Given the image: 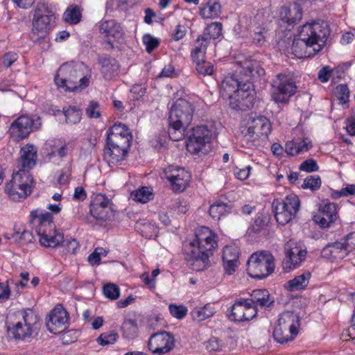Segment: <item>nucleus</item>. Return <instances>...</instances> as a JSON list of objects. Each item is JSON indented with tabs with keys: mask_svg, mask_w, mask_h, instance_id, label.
I'll return each mask as SVG.
<instances>
[{
	"mask_svg": "<svg viewBox=\"0 0 355 355\" xmlns=\"http://www.w3.org/2000/svg\"><path fill=\"white\" fill-rule=\"evenodd\" d=\"M196 239L185 248L187 261L193 270L201 271L209 266V257L217 247L216 234L207 227H202L196 234Z\"/></svg>",
	"mask_w": 355,
	"mask_h": 355,
	"instance_id": "f257e3e1",
	"label": "nucleus"
},
{
	"mask_svg": "<svg viewBox=\"0 0 355 355\" xmlns=\"http://www.w3.org/2000/svg\"><path fill=\"white\" fill-rule=\"evenodd\" d=\"M248 80H243L237 75L226 76L221 83V93L230 100V106L236 110L251 109L254 103V92Z\"/></svg>",
	"mask_w": 355,
	"mask_h": 355,
	"instance_id": "f03ea898",
	"label": "nucleus"
},
{
	"mask_svg": "<svg viewBox=\"0 0 355 355\" xmlns=\"http://www.w3.org/2000/svg\"><path fill=\"white\" fill-rule=\"evenodd\" d=\"M271 131L270 120L264 116L249 115L241 128V144L243 147L256 148L266 145Z\"/></svg>",
	"mask_w": 355,
	"mask_h": 355,
	"instance_id": "7ed1b4c3",
	"label": "nucleus"
},
{
	"mask_svg": "<svg viewBox=\"0 0 355 355\" xmlns=\"http://www.w3.org/2000/svg\"><path fill=\"white\" fill-rule=\"evenodd\" d=\"M193 107L191 103L184 99L175 101L170 110L168 118L169 126L168 133L173 141H180L184 137L186 128L191 123Z\"/></svg>",
	"mask_w": 355,
	"mask_h": 355,
	"instance_id": "20e7f679",
	"label": "nucleus"
},
{
	"mask_svg": "<svg viewBox=\"0 0 355 355\" xmlns=\"http://www.w3.org/2000/svg\"><path fill=\"white\" fill-rule=\"evenodd\" d=\"M85 69L83 63H64L58 70L54 81L59 87L69 92L85 88L89 85V77L83 76Z\"/></svg>",
	"mask_w": 355,
	"mask_h": 355,
	"instance_id": "39448f33",
	"label": "nucleus"
},
{
	"mask_svg": "<svg viewBox=\"0 0 355 355\" xmlns=\"http://www.w3.org/2000/svg\"><path fill=\"white\" fill-rule=\"evenodd\" d=\"M55 19V15L52 8L44 3H37L32 20V40L36 42L41 39H45L52 28Z\"/></svg>",
	"mask_w": 355,
	"mask_h": 355,
	"instance_id": "423d86ee",
	"label": "nucleus"
},
{
	"mask_svg": "<svg viewBox=\"0 0 355 355\" xmlns=\"http://www.w3.org/2000/svg\"><path fill=\"white\" fill-rule=\"evenodd\" d=\"M18 317V321L9 327V331L15 339L25 340L37 334L39 317L32 309L19 311Z\"/></svg>",
	"mask_w": 355,
	"mask_h": 355,
	"instance_id": "0eeeda50",
	"label": "nucleus"
},
{
	"mask_svg": "<svg viewBox=\"0 0 355 355\" xmlns=\"http://www.w3.org/2000/svg\"><path fill=\"white\" fill-rule=\"evenodd\" d=\"M247 265L250 276L263 279L274 271V257L268 251L257 252L250 257Z\"/></svg>",
	"mask_w": 355,
	"mask_h": 355,
	"instance_id": "6e6552de",
	"label": "nucleus"
},
{
	"mask_svg": "<svg viewBox=\"0 0 355 355\" xmlns=\"http://www.w3.org/2000/svg\"><path fill=\"white\" fill-rule=\"evenodd\" d=\"M33 178L29 173L18 171L6 185L5 191L13 200L25 198L31 193Z\"/></svg>",
	"mask_w": 355,
	"mask_h": 355,
	"instance_id": "1a4fd4ad",
	"label": "nucleus"
},
{
	"mask_svg": "<svg viewBox=\"0 0 355 355\" xmlns=\"http://www.w3.org/2000/svg\"><path fill=\"white\" fill-rule=\"evenodd\" d=\"M300 202L295 194L287 196L284 200H274L272 210L277 222L282 225L287 224L299 211Z\"/></svg>",
	"mask_w": 355,
	"mask_h": 355,
	"instance_id": "9d476101",
	"label": "nucleus"
},
{
	"mask_svg": "<svg viewBox=\"0 0 355 355\" xmlns=\"http://www.w3.org/2000/svg\"><path fill=\"white\" fill-rule=\"evenodd\" d=\"M297 87L293 78L288 75L278 74L273 80L271 96L277 104L285 105L296 92Z\"/></svg>",
	"mask_w": 355,
	"mask_h": 355,
	"instance_id": "9b49d317",
	"label": "nucleus"
},
{
	"mask_svg": "<svg viewBox=\"0 0 355 355\" xmlns=\"http://www.w3.org/2000/svg\"><path fill=\"white\" fill-rule=\"evenodd\" d=\"M329 34L327 24L323 21H318L304 24L298 35L306 40L309 44L318 45L321 51Z\"/></svg>",
	"mask_w": 355,
	"mask_h": 355,
	"instance_id": "f8f14e48",
	"label": "nucleus"
},
{
	"mask_svg": "<svg viewBox=\"0 0 355 355\" xmlns=\"http://www.w3.org/2000/svg\"><path fill=\"white\" fill-rule=\"evenodd\" d=\"M89 212L96 220L105 222L114 216L115 210L111 199L99 193L92 196Z\"/></svg>",
	"mask_w": 355,
	"mask_h": 355,
	"instance_id": "ddd939ff",
	"label": "nucleus"
},
{
	"mask_svg": "<svg viewBox=\"0 0 355 355\" xmlns=\"http://www.w3.org/2000/svg\"><path fill=\"white\" fill-rule=\"evenodd\" d=\"M41 125L40 118L23 115L15 119L10 125L9 132L17 140L26 138L32 131Z\"/></svg>",
	"mask_w": 355,
	"mask_h": 355,
	"instance_id": "4468645a",
	"label": "nucleus"
},
{
	"mask_svg": "<svg viewBox=\"0 0 355 355\" xmlns=\"http://www.w3.org/2000/svg\"><path fill=\"white\" fill-rule=\"evenodd\" d=\"M175 345L173 336L167 331H162L153 334L148 340V346L154 354H164L171 351Z\"/></svg>",
	"mask_w": 355,
	"mask_h": 355,
	"instance_id": "2eb2a0df",
	"label": "nucleus"
},
{
	"mask_svg": "<svg viewBox=\"0 0 355 355\" xmlns=\"http://www.w3.org/2000/svg\"><path fill=\"white\" fill-rule=\"evenodd\" d=\"M257 311L252 306L249 299L240 298L235 300L231 306L230 313L228 315L231 320L235 322L249 321L256 317Z\"/></svg>",
	"mask_w": 355,
	"mask_h": 355,
	"instance_id": "dca6fc26",
	"label": "nucleus"
},
{
	"mask_svg": "<svg viewBox=\"0 0 355 355\" xmlns=\"http://www.w3.org/2000/svg\"><path fill=\"white\" fill-rule=\"evenodd\" d=\"M166 179L175 192L183 191L190 181V174L184 168L175 166H168L165 171Z\"/></svg>",
	"mask_w": 355,
	"mask_h": 355,
	"instance_id": "f3484780",
	"label": "nucleus"
},
{
	"mask_svg": "<svg viewBox=\"0 0 355 355\" xmlns=\"http://www.w3.org/2000/svg\"><path fill=\"white\" fill-rule=\"evenodd\" d=\"M67 311L60 306L55 307L46 318V327L53 334H59L67 328L68 322Z\"/></svg>",
	"mask_w": 355,
	"mask_h": 355,
	"instance_id": "a211bd4d",
	"label": "nucleus"
},
{
	"mask_svg": "<svg viewBox=\"0 0 355 355\" xmlns=\"http://www.w3.org/2000/svg\"><path fill=\"white\" fill-rule=\"evenodd\" d=\"M338 218L337 205L334 202H327L320 209L319 213L314 216V220L321 227H329Z\"/></svg>",
	"mask_w": 355,
	"mask_h": 355,
	"instance_id": "6ab92c4d",
	"label": "nucleus"
},
{
	"mask_svg": "<svg viewBox=\"0 0 355 355\" xmlns=\"http://www.w3.org/2000/svg\"><path fill=\"white\" fill-rule=\"evenodd\" d=\"M291 50L295 57L306 58L314 56L320 51V48L315 44H309L306 40L298 35V37L295 38L293 41Z\"/></svg>",
	"mask_w": 355,
	"mask_h": 355,
	"instance_id": "aec40b11",
	"label": "nucleus"
},
{
	"mask_svg": "<svg viewBox=\"0 0 355 355\" xmlns=\"http://www.w3.org/2000/svg\"><path fill=\"white\" fill-rule=\"evenodd\" d=\"M37 150L32 145H26L20 150V157L17 162L19 171L28 172L36 164Z\"/></svg>",
	"mask_w": 355,
	"mask_h": 355,
	"instance_id": "412c9836",
	"label": "nucleus"
},
{
	"mask_svg": "<svg viewBox=\"0 0 355 355\" xmlns=\"http://www.w3.org/2000/svg\"><path fill=\"white\" fill-rule=\"evenodd\" d=\"M36 232L39 236V241L41 245L44 247L55 248L64 242L63 235L57 232L55 228L51 230L37 229Z\"/></svg>",
	"mask_w": 355,
	"mask_h": 355,
	"instance_id": "4be33fe9",
	"label": "nucleus"
},
{
	"mask_svg": "<svg viewBox=\"0 0 355 355\" xmlns=\"http://www.w3.org/2000/svg\"><path fill=\"white\" fill-rule=\"evenodd\" d=\"M249 301L252 302V306L257 310L259 307L261 309H266L272 306L275 302L274 297L270 295L269 291L266 289L253 290L250 294Z\"/></svg>",
	"mask_w": 355,
	"mask_h": 355,
	"instance_id": "5701e85b",
	"label": "nucleus"
},
{
	"mask_svg": "<svg viewBox=\"0 0 355 355\" xmlns=\"http://www.w3.org/2000/svg\"><path fill=\"white\" fill-rule=\"evenodd\" d=\"M101 73L105 80H111L116 77L119 73L120 64L114 58L105 56L99 60Z\"/></svg>",
	"mask_w": 355,
	"mask_h": 355,
	"instance_id": "b1692460",
	"label": "nucleus"
},
{
	"mask_svg": "<svg viewBox=\"0 0 355 355\" xmlns=\"http://www.w3.org/2000/svg\"><path fill=\"white\" fill-rule=\"evenodd\" d=\"M31 223L35 226L36 230L48 229V230H51L55 227L53 223V216L51 214L47 211H42L39 209L33 210L31 212Z\"/></svg>",
	"mask_w": 355,
	"mask_h": 355,
	"instance_id": "393cba45",
	"label": "nucleus"
},
{
	"mask_svg": "<svg viewBox=\"0 0 355 355\" xmlns=\"http://www.w3.org/2000/svg\"><path fill=\"white\" fill-rule=\"evenodd\" d=\"M277 324L282 327L285 331L289 330L292 335L296 336L300 327V318L292 311H284L279 315Z\"/></svg>",
	"mask_w": 355,
	"mask_h": 355,
	"instance_id": "a878e982",
	"label": "nucleus"
},
{
	"mask_svg": "<svg viewBox=\"0 0 355 355\" xmlns=\"http://www.w3.org/2000/svg\"><path fill=\"white\" fill-rule=\"evenodd\" d=\"M128 148H121L119 146H105L103 152V159L110 165L116 164L123 160L126 156Z\"/></svg>",
	"mask_w": 355,
	"mask_h": 355,
	"instance_id": "bb28decb",
	"label": "nucleus"
},
{
	"mask_svg": "<svg viewBox=\"0 0 355 355\" xmlns=\"http://www.w3.org/2000/svg\"><path fill=\"white\" fill-rule=\"evenodd\" d=\"M187 150L193 155L199 156L209 153L211 150V144L209 142H204L202 139L191 135L186 142Z\"/></svg>",
	"mask_w": 355,
	"mask_h": 355,
	"instance_id": "cd10ccee",
	"label": "nucleus"
},
{
	"mask_svg": "<svg viewBox=\"0 0 355 355\" xmlns=\"http://www.w3.org/2000/svg\"><path fill=\"white\" fill-rule=\"evenodd\" d=\"M312 146V141L309 138L293 139L286 143L284 150L288 155L295 156L308 151Z\"/></svg>",
	"mask_w": 355,
	"mask_h": 355,
	"instance_id": "c85d7f7f",
	"label": "nucleus"
},
{
	"mask_svg": "<svg viewBox=\"0 0 355 355\" xmlns=\"http://www.w3.org/2000/svg\"><path fill=\"white\" fill-rule=\"evenodd\" d=\"M46 146V148L51 150L48 154L49 157H66L71 150L70 144L62 139L49 140Z\"/></svg>",
	"mask_w": 355,
	"mask_h": 355,
	"instance_id": "c756f323",
	"label": "nucleus"
},
{
	"mask_svg": "<svg viewBox=\"0 0 355 355\" xmlns=\"http://www.w3.org/2000/svg\"><path fill=\"white\" fill-rule=\"evenodd\" d=\"M306 251L295 247L292 249L287 250L286 259L283 263L284 267L291 270L297 267L304 259Z\"/></svg>",
	"mask_w": 355,
	"mask_h": 355,
	"instance_id": "7c9ffc66",
	"label": "nucleus"
},
{
	"mask_svg": "<svg viewBox=\"0 0 355 355\" xmlns=\"http://www.w3.org/2000/svg\"><path fill=\"white\" fill-rule=\"evenodd\" d=\"M282 19L289 26H294L300 21L302 17L301 6L294 3L290 8H284L281 12Z\"/></svg>",
	"mask_w": 355,
	"mask_h": 355,
	"instance_id": "2f4dec72",
	"label": "nucleus"
},
{
	"mask_svg": "<svg viewBox=\"0 0 355 355\" xmlns=\"http://www.w3.org/2000/svg\"><path fill=\"white\" fill-rule=\"evenodd\" d=\"M100 32L115 39H120L123 35L121 24L114 19L101 21Z\"/></svg>",
	"mask_w": 355,
	"mask_h": 355,
	"instance_id": "473e14b6",
	"label": "nucleus"
},
{
	"mask_svg": "<svg viewBox=\"0 0 355 355\" xmlns=\"http://www.w3.org/2000/svg\"><path fill=\"white\" fill-rule=\"evenodd\" d=\"M220 12L221 6L218 0H208L200 8V15L204 19L217 18Z\"/></svg>",
	"mask_w": 355,
	"mask_h": 355,
	"instance_id": "72a5a7b5",
	"label": "nucleus"
},
{
	"mask_svg": "<svg viewBox=\"0 0 355 355\" xmlns=\"http://www.w3.org/2000/svg\"><path fill=\"white\" fill-rule=\"evenodd\" d=\"M232 205L230 203L218 200L211 205L209 213L213 219L218 220L223 216L230 213Z\"/></svg>",
	"mask_w": 355,
	"mask_h": 355,
	"instance_id": "f704fd0d",
	"label": "nucleus"
},
{
	"mask_svg": "<svg viewBox=\"0 0 355 355\" xmlns=\"http://www.w3.org/2000/svg\"><path fill=\"white\" fill-rule=\"evenodd\" d=\"M311 278V273L305 272L295 278L288 281L285 288L289 291H297L304 289L309 284Z\"/></svg>",
	"mask_w": 355,
	"mask_h": 355,
	"instance_id": "c9c22d12",
	"label": "nucleus"
},
{
	"mask_svg": "<svg viewBox=\"0 0 355 355\" xmlns=\"http://www.w3.org/2000/svg\"><path fill=\"white\" fill-rule=\"evenodd\" d=\"M209 44V41L206 40L205 37H198L191 53L193 62L202 61V60L205 59L207 49Z\"/></svg>",
	"mask_w": 355,
	"mask_h": 355,
	"instance_id": "e433bc0d",
	"label": "nucleus"
},
{
	"mask_svg": "<svg viewBox=\"0 0 355 355\" xmlns=\"http://www.w3.org/2000/svg\"><path fill=\"white\" fill-rule=\"evenodd\" d=\"M339 242L329 243L327 245L322 251V256L324 258L336 260L338 259H343L345 254L342 251Z\"/></svg>",
	"mask_w": 355,
	"mask_h": 355,
	"instance_id": "4c0bfd02",
	"label": "nucleus"
},
{
	"mask_svg": "<svg viewBox=\"0 0 355 355\" xmlns=\"http://www.w3.org/2000/svg\"><path fill=\"white\" fill-rule=\"evenodd\" d=\"M130 197L134 201L144 204L153 199V190L150 187H143L132 191Z\"/></svg>",
	"mask_w": 355,
	"mask_h": 355,
	"instance_id": "58836bf2",
	"label": "nucleus"
},
{
	"mask_svg": "<svg viewBox=\"0 0 355 355\" xmlns=\"http://www.w3.org/2000/svg\"><path fill=\"white\" fill-rule=\"evenodd\" d=\"M116 133L113 134L109 131H107V139L106 144L111 146H119L121 148H129L130 146L131 141L128 140V137H124L116 135L118 131H115Z\"/></svg>",
	"mask_w": 355,
	"mask_h": 355,
	"instance_id": "ea45409f",
	"label": "nucleus"
},
{
	"mask_svg": "<svg viewBox=\"0 0 355 355\" xmlns=\"http://www.w3.org/2000/svg\"><path fill=\"white\" fill-rule=\"evenodd\" d=\"M222 28V24L220 22L211 23L206 27L203 34L200 37H205L210 43L211 39H217L221 35Z\"/></svg>",
	"mask_w": 355,
	"mask_h": 355,
	"instance_id": "a19ab883",
	"label": "nucleus"
},
{
	"mask_svg": "<svg viewBox=\"0 0 355 355\" xmlns=\"http://www.w3.org/2000/svg\"><path fill=\"white\" fill-rule=\"evenodd\" d=\"M214 309L210 304H206L202 307H196L191 311L193 318L197 321H203L214 314Z\"/></svg>",
	"mask_w": 355,
	"mask_h": 355,
	"instance_id": "79ce46f5",
	"label": "nucleus"
},
{
	"mask_svg": "<svg viewBox=\"0 0 355 355\" xmlns=\"http://www.w3.org/2000/svg\"><path fill=\"white\" fill-rule=\"evenodd\" d=\"M63 19L69 24H78L81 19V12L80 8L76 6H71L65 10L63 14Z\"/></svg>",
	"mask_w": 355,
	"mask_h": 355,
	"instance_id": "37998d69",
	"label": "nucleus"
},
{
	"mask_svg": "<svg viewBox=\"0 0 355 355\" xmlns=\"http://www.w3.org/2000/svg\"><path fill=\"white\" fill-rule=\"evenodd\" d=\"M65 121L67 123L76 124L80 122L82 116L81 110L75 106H69L63 108Z\"/></svg>",
	"mask_w": 355,
	"mask_h": 355,
	"instance_id": "c03bdc74",
	"label": "nucleus"
},
{
	"mask_svg": "<svg viewBox=\"0 0 355 355\" xmlns=\"http://www.w3.org/2000/svg\"><path fill=\"white\" fill-rule=\"evenodd\" d=\"M123 335L128 339H132L137 336L138 326L135 320H125L122 324Z\"/></svg>",
	"mask_w": 355,
	"mask_h": 355,
	"instance_id": "a18cd8bd",
	"label": "nucleus"
},
{
	"mask_svg": "<svg viewBox=\"0 0 355 355\" xmlns=\"http://www.w3.org/2000/svg\"><path fill=\"white\" fill-rule=\"evenodd\" d=\"M296 336L292 335L289 330H285L284 328L278 324L274 329L273 338L274 339L281 344L286 343L288 341L293 340Z\"/></svg>",
	"mask_w": 355,
	"mask_h": 355,
	"instance_id": "49530a36",
	"label": "nucleus"
},
{
	"mask_svg": "<svg viewBox=\"0 0 355 355\" xmlns=\"http://www.w3.org/2000/svg\"><path fill=\"white\" fill-rule=\"evenodd\" d=\"M197 137V138L202 139L204 142H209L211 144V140L213 137L212 130L209 129L205 125H197L193 128L192 134Z\"/></svg>",
	"mask_w": 355,
	"mask_h": 355,
	"instance_id": "de8ad7c7",
	"label": "nucleus"
},
{
	"mask_svg": "<svg viewBox=\"0 0 355 355\" xmlns=\"http://www.w3.org/2000/svg\"><path fill=\"white\" fill-rule=\"evenodd\" d=\"M342 251L345 254V257L355 249V236L353 232L346 235L341 242H339Z\"/></svg>",
	"mask_w": 355,
	"mask_h": 355,
	"instance_id": "09e8293b",
	"label": "nucleus"
},
{
	"mask_svg": "<svg viewBox=\"0 0 355 355\" xmlns=\"http://www.w3.org/2000/svg\"><path fill=\"white\" fill-rule=\"evenodd\" d=\"M12 238H13L16 242L24 245L31 243L33 239V234L28 230H23L20 232V228L17 231L15 228V233L12 234Z\"/></svg>",
	"mask_w": 355,
	"mask_h": 355,
	"instance_id": "8fccbe9b",
	"label": "nucleus"
},
{
	"mask_svg": "<svg viewBox=\"0 0 355 355\" xmlns=\"http://www.w3.org/2000/svg\"><path fill=\"white\" fill-rule=\"evenodd\" d=\"M103 292L105 296L111 300H115L120 296V289L119 286L112 283L105 284L103 288Z\"/></svg>",
	"mask_w": 355,
	"mask_h": 355,
	"instance_id": "3c124183",
	"label": "nucleus"
},
{
	"mask_svg": "<svg viewBox=\"0 0 355 355\" xmlns=\"http://www.w3.org/2000/svg\"><path fill=\"white\" fill-rule=\"evenodd\" d=\"M109 132L115 134V131H118V134L116 135L121 136L124 137H128L129 141H132V136L130 129L124 124L122 123H115L111 128L108 129Z\"/></svg>",
	"mask_w": 355,
	"mask_h": 355,
	"instance_id": "603ef678",
	"label": "nucleus"
},
{
	"mask_svg": "<svg viewBox=\"0 0 355 355\" xmlns=\"http://www.w3.org/2000/svg\"><path fill=\"white\" fill-rule=\"evenodd\" d=\"M321 187V180L318 175H309L304 181L302 187L304 189H309L311 191H316Z\"/></svg>",
	"mask_w": 355,
	"mask_h": 355,
	"instance_id": "864d4df0",
	"label": "nucleus"
},
{
	"mask_svg": "<svg viewBox=\"0 0 355 355\" xmlns=\"http://www.w3.org/2000/svg\"><path fill=\"white\" fill-rule=\"evenodd\" d=\"M194 62L196 63V69L199 74L202 76L212 74L214 66L211 62L206 61L205 59Z\"/></svg>",
	"mask_w": 355,
	"mask_h": 355,
	"instance_id": "5fc2aeb1",
	"label": "nucleus"
},
{
	"mask_svg": "<svg viewBox=\"0 0 355 355\" xmlns=\"http://www.w3.org/2000/svg\"><path fill=\"white\" fill-rule=\"evenodd\" d=\"M223 261L232 262L239 261V251L236 247L225 246L223 253Z\"/></svg>",
	"mask_w": 355,
	"mask_h": 355,
	"instance_id": "6e6d98bb",
	"label": "nucleus"
},
{
	"mask_svg": "<svg viewBox=\"0 0 355 355\" xmlns=\"http://www.w3.org/2000/svg\"><path fill=\"white\" fill-rule=\"evenodd\" d=\"M335 96L339 100L340 103H345L349 98V92L346 85L340 84L334 89Z\"/></svg>",
	"mask_w": 355,
	"mask_h": 355,
	"instance_id": "4d7b16f0",
	"label": "nucleus"
},
{
	"mask_svg": "<svg viewBox=\"0 0 355 355\" xmlns=\"http://www.w3.org/2000/svg\"><path fill=\"white\" fill-rule=\"evenodd\" d=\"M355 193V185L347 184L346 187L343 188L339 191L333 190L331 193L332 198L338 199L341 197H347Z\"/></svg>",
	"mask_w": 355,
	"mask_h": 355,
	"instance_id": "13d9d810",
	"label": "nucleus"
},
{
	"mask_svg": "<svg viewBox=\"0 0 355 355\" xmlns=\"http://www.w3.org/2000/svg\"><path fill=\"white\" fill-rule=\"evenodd\" d=\"M118 337V334L114 332L103 333L98 337L97 342L101 345L114 344Z\"/></svg>",
	"mask_w": 355,
	"mask_h": 355,
	"instance_id": "bf43d9fd",
	"label": "nucleus"
},
{
	"mask_svg": "<svg viewBox=\"0 0 355 355\" xmlns=\"http://www.w3.org/2000/svg\"><path fill=\"white\" fill-rule=\"evenodd\" d=\"M142 42L148 53L157 48L159 44V40L150 34H145L143 36Z\"/></svg>",
	"mask_w": 355,
	"mask_h": 355,
	"instance_id": "052dcab7",
	"label": "nucleus"
},
{
	"mask_svg": "<svg viewBox=\"0 0 355 355\" xmlns=\"http://www.w3.org/2000/svg\"><path fill=\"white\" fill-rule=\"evenodd\" d=\"M170 313L178 319L183 318L187 313V309L182 305L170 304L168 306Z\"/></svg>",
	"mask_w": 355,
	"mask_h": 355,
	"instance_id": "680f3d73",
	"label": "nucleus"
},
{
	"mask_svg": "<svg viewBox=\"0 0 355 355\" xmlns=\"http://www.w3.org/2000/svg\"><path fill=\"white\" fill-rule=\"evenodd\" d=\"M300 169L308 173L318 171L319 167L315 160L313 159H306L303 162L300 166Z\"/></svg>",
	"mask_w": 355,
	"mask_h": 355,
	"instance_id": "e2e57ef3",
	"label": "nucleus"
},
{
	"mask_svg": "<svg viewBox=\"0 0 355 355\" xmlns=\"http://www.w3.org/2000/svg\"><path fill=\"white\" fill-rule=\"evenodd\" d=\"M99 105L97 102L91 101L86 109V114L89 118L97 119L100 117Z\"/></svg>",
	"mask_w": 355,
	"mask_h": 355,
	"instance_id": "0e129e2a",
	"label": "nucleus"
},
{
	"mask_svg": "<svg viewBox=\"0 0 355 355\" xmlns=\"http://www.w3.org/2000/svg\"><path fill=\"white\" fill-rule=\"evenodd\" d=\"M265 29L261 27H257L252 36L253 42L257 44H262L265 42Z\"/></svg>",
	"mask_w": 355,
	"mask_h": 355,
	"instance_id": "69168bd1",
	"label": "nucleus"
},
{
	"mask_svg": "<svg viewBox=\"0 0 355 355\" xmlns=\"http://www.w3.org/2000/svg\"><path fill=\"white\" fill-rule=\"evenodd\" d=\"M222 343L217 338H210L206 344V349L209 352H216L221 349Z\"/></svg>",
	"mask_w": 355,
	"mask_h": 355,
	"instance_id": "338daca9",
	"label": "nucleus"
},
{
	"mask_svg": "<svg viewBox=\"0 0 355 355\" xmlns=\"http://www.w3.org/2000/svg\"><path fill=\"white\" fill-rule=\"evenodd\" d=\"M146 90V87L144 85L137 84L132 87L130 92L132 94L133 98L138 100L139 98L144 96Z\"/></svg>",
	"mask_w": 355,
	"mask_h": 355,
	"instance_id": "774afa93",
	"label": "nucleus"
}]
</instances>
